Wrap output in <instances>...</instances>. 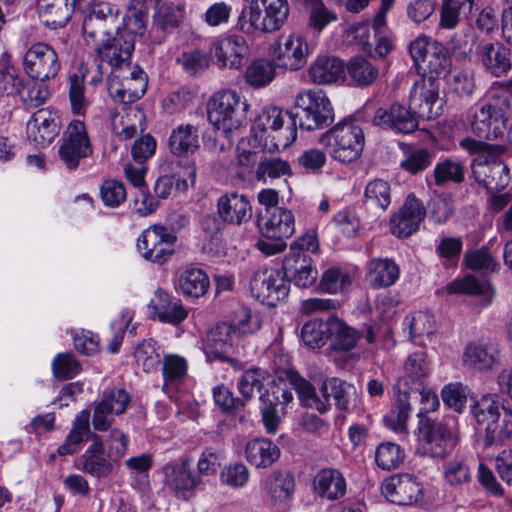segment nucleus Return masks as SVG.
<instances>
[{
    "instance_id": "nucleus-18",
    "label": "nucleus",
    "mask_w": 512,
    "mask_h": 512,
    "mask_svg": "<svg viewBox=\"0 0 512 512\" xmlns=\"http://www.w3.org/2000/svg\"><path fill=\"white\" fill-rule=\"evenodd\" d=\"M382 494L390 502L398 505H411L422 497V486L410 474H396L384 480Z\"/></svg>"
},
{
    "instance_id": "nucleus-32",
    "label": "nucleus",
    "mask_w": 512,
    "mask_h": 512,
    "mask_svg": "<svg viewBox=\"0 0 512 512\" xmlns=\"http://www.w3.org/2000/svg\"><path fill=\"white\" fill-rule=\"evenodd\" d=\"M237 336L232 332V328L227 323H220L211 328L204 340L205 352L211 354L216 359L223 361H232L229 357V351L234 344Z\"/></svg>"
},
{
    "instance_id": "nucleus-33",
    "label": "nucleus",
    "mask_w": 512,
    "mask_h": 512,
    "mask_svg": "<svg viewBox=\"0 0 512 512\" xmlns=\"http://www.w3.org/2000/svg\"><path fill=\"white\" fill-rule=\"evenodd\" d=\"M427 355L423 351L410 354L404 364V373L397 380L394 390H413L412 385L422 386L424 379L429 375Z\"/></svg>"
},
{
    "instance_id": "nucleus-7",
    "label": "nucleus",
    "mask_w": 512,
    "mask_h": 512,
    "mask_svg": "<svg viewBox=\"0 0 512 512\" xmlns=\"http://www.w3.org/2000/svg\"><path fill=\"white\" fill-rule=\"evenodd\" d=\"M296 112L292 113L295 126L303 130L322 129L334 120L333 108L322 90H305L295 98Z\"/></svg>"
},
{
    "instance_id": "nucleus-59",
    "label": "nucleus",
    "mask_w": 512,
    "mask_h": 512,
    "mask_svg": "<svg viewBox=\"0 0 512 512\" xmlns=\"http://www.w3.org/2000/svg\"><path fill=\"white\" fill-rule=\"evenodd\" d=\"M365 202L375 206L382 211L387 210L391 203V188L387 181L374 179L370 181L364 192Z\"/></svg>"
},
{
    "instance_id": "nucleus-14",
    "label": "nucleus",
    "mask_w": 512,
    "mask_h": 512,
    "mask_svg": "<svg viewBox=\"0 0 512 512\" xmlns=\"http://www.w3.org/2000/svg\"><path fill=\"white\" fill-rule=\"evenodd\" d=\"M502 153L475 156L471 163L475 181L488 191H498L508 186L510 181L509 168L502 161Z\"/></svg>"
},
{
    "instance_id": "nucleus-16",
    "label": "nucleus",
    "mask_w": 512,
    "mask_h": 512,
    "mask_svg": "<svg viewBox=\"0 0 512 512\" xmlns=\"http://www.w3.org/2000/svg\"><path fill=\"white\" fill-rule=\"evenodd\" d=\"M426 217L423 203L409 194L400 209L394 213L389 222L390 232L398 238H407L419 230Z\"/></svg>"
},
{
    "instance_id": "nucleus-4",
    "label": "nucleus",
    "mask_w": 512,
    "mask_h": 512,
    "mask_svg": "<svg viewBox=\"0 0 512 512\" xmlns=\"http://www.w3.org/2000/svg\"><path fill=\"white\" fill-rule=\"evenodd\" d=\"M418 430L423 454L434 459H444L459 443L456 421L453 417L441 420L422 417Z\"/></svg>"
},
{
    "instance_id": "nucleus-40",
    "label": "nucleus",
    "mask_w": 512,
    "mask_h": 512,
    "mask_svg": "<svg viewBox=\"0 0 512 512\" xmlns=\"http://www.w3.org/2000/svg\"><path fill=\"white\" fill-rule=\"evenodd\" d=\"M290 381L298 394L300 402L305 407L315 409L320 413H325L330 409L331 403L326 395L321 394L320 389L317 391L310 382L297 374H293Z\"/></svg>"
},
{
    "instance_id": "nucleus-19",
    "label": "nucleus",
    "mask_w": 512,
    "mask_h": 512,
    "mask_svg": "<svg viewBox=\"0 0 512 512\" xmlns=\"http://www.w3.org/2000/svg\"><path fill=\"white\" fill-rule=\"evenodd\" d=\"M439 98V82L433 77H422L416 81L410 91L409 107L419 117L431 119L438 115L433 110Z\"/></svg>"
},
{
    "instance_id": "nucleus-23",
    "label": "nucleus",
    "mask_w": 512,
    "mask_h": 512,
    "mask_svg": "<svg viewBox=\"0 0 512 512\" xmlns=\"http://www.w3.org/2000/svg\"><path fill=\"white\" fill-rule=\"evenodd\" d=\"M463 363L475 370L491 371L500 364V350L493 341L471 342L466 345Z\"/></svg>"
},
{
    "instance_id": "nucleus-36",
    "label": "nucleus",
    "mask_w": 512,
    "mask_h": 512,
    "mask_svg": "<svg viewBox=\"0 0 512 512\" xmlns=\"http://www.w3.org/2000/svg\"><path fill=\"white\" fill-rule=\"evenodd\" d=\"M280 457V449L272 441L257 438L249 441L245 446V458L257 468H267Z\"/></svg>"
},
{
    "instance_id": "nucleus-9",
    "label": "nucleus",
    "mask_w": 512,
    "mask_h": 512,
    "mask_svg": "<svg viewBox=\"0 0 512 512\" xmlns=\"http://www.w3.org/2000/svg\"><path fill=\"white\" fill-rule=\"evenodd\" d=\"M94 49L102 62H106L113 70L126 69L133 66L130 62L134 51V38L131 33L116 31L113 36H98L95 40H85Z\"/></svg>"
},
{
    "instance_id": "nucleus-20",
    "label": "nucleus",
    "mask_w": 512,
    "mask_h": 512,
    "mask_svg": "<svg viewBox=\"0 0 512 512\" xmlns=\"http://www.w3.org/2000/svg\"><path fill=\"white\" fill-rule=\"evenodd\" d=\"M399 103L375 111L372 122L376 126L391 129L397 133L409 134L418 128L416 113Z\"/></svg>"
},
{
    "instance_id": "nucleus-24",
    "label": "nucleus",
    "mask_w": 512,
    "mask_h": 512,
    "mask_svg": "<svg viewBox=\"0 0 512 512\" xmlns=\"http://www.w3.org/2000/svg\"><path fill=\"white\" fill-rule=\"evenodd\" d=\"M58 116L48 110L36 111L27 122V137L36 146L50 144L59 133Z\"/></svg>"
},
{
    "instance_id": "nucleus-8",
    "label": "nucleus",
    "mask_w": 512,
    "mask_h": 512,
    "mask_svg": "<svg viewBox=\"0 0 512 512\" xmlns=\"http://www.w3.org/2000/svg\"><path fill=\"white\" fill-rule=\"evenodd\" d=\"M147 85V76L138 65L112 70L107 80L110 97L114 102L125 105L139 100L146 92Z\"/></svg>"
},
{
    "instance_id": "nucleus-39",
    "label": "nucleus",
    "mask_w": 512,
    "mask_h": 512,
    "mask_svg": "<svg viewBox=\"0 0 512 512\" xmlns=\"http://www.w3.org/2000/svg\"><path fill=\"white\" fill-rule=\"evenodd\" d=\"M168 144L175 155L193 154L200 147L198 128L191 124L177 126L172 130Z\"/></svg>"
},
{
    "instance_id": "nucleus-5",
    "label": "nucleus",
    "mask_w": 512,
    "mask_h": 512,
    "mask_svg": "<svg viewBox=\"0 0 512 512\" xmlns=\"http://www.w3.org/2000/svg\"><path fill=\"white\" fill-rule=\"evenodd\" d=\"M249 104L230 89L215 93L208 102V119L226 137L246 124Z\"/></svg>"
},
{
    "instance_id": "nucleus-50",
    "label": "nucleus",
    "mask_w": 512,
    "mask_h": 512,
    "mask_svg": "<svg viewBox=\"0 0 512 512\" xmlns=\"http://www.w3.org/2000/svg\"><path fill=\"white\" fill-rule=\"evenodd\" d=\"M184 176H187V178L183 180H181L180 175L162 176L158 178L154 186V192L156 196L165 199L172 194L174 189H187L189 185L188 181L190 184H194L196 177L195 167L193 165L188 166Z\"/></svg>"
},
{
    "instance_id": "nucleus-26",
    "label": "nucleus",
    "mask_w": 512,
    "mask_h": 512,
    "mask_svg": "<svg viewBox=\"0 0 512 512\" xmlns=\"http://www.w3.org/2000/svg\"><path fill=\"white\" fill-rule=\"evenodd\" d=\"M475 60L495 77H501L511 68L508 49L499 42L481 41L477 45Z\"/></svg>"
},
{
    "instance_id": "nucleus-30",
    "label": "nucleus",
    "mask_w": 512,
    "mask_h": 512,
    "mask_svg": "<svg viewBox=\"0 0 512 512\" xmlns=\"http://www.w3.org/2000/svg\"><path fill=\"white\" fill-rule=\"evenodd\" d=\"M345 66L342 60L335 56H317L309 65L307 75L309 80L318 85L337 82L344 76Z\"/></svg>"
},
{
    "instance_id": "nucleus-21",
    "label": "nucleus",
    "mask_w": 512,
    "mask_h": 512,
    "mask_svg": "<svg viewBox=\"0 0 512 512\" xmlns=\"http://www.w3.org/2000/svg\"><path fill=\"white\" fill-rule=\"evenodd\" d=\"M258 226L265 238L287 239L295 232V219L290 210L274 207L258 220Z\"/></svg>"
},
{
    "instance_id": "nucleus-38",
    "label": "nucleus",
    "mask_w": 512,
    "mask_h": 512,
    "mask_svg": "<svg viewBox=\"0 0 512 512\" xmlns=\"http://www.w3.org/2000/svg\"><path fill=\"white\" fill-rule=\"evenodd\" d=\"M263 489L273 503H283L291 499L295 481L289 472L274 471L264 479Z\"/></svg>"
},
{
    "instance_id": "nucleus-49",
    "label": "nucleus",
    "mask_w": 512,
    "mask_h": 512,
    "mask_svg": "<svg viewBox=\"0 0 512 512\" xmlns=\"http://www.w3.org/2000/svg\"><path fill=\"white\" fill-rule=\"evenodd\" d=\"M328 327H330V338L333 340L335 348L348 351L356 345L360 336L359 333L339 318L330 317Z\"/></svg>"
},
{
    "instance_id": "nucleus-57",
    "label": "nucleus",
    "mask_w": 512,
    "mask_h": 512,
    "mask_svg": "<svg viewBox=\"0 0 512 512\" xmlns=\"http://www.w3.org/2000/svg\"><path fill=\"white\" fill-rule=\"evenodd\" d=\"M406 325L409 329V337L412 341L422 344L423 337H429L434 332V317L423 311L412 314L410 318H406Z\"/></svg>"
},
{
    "instance_id": "nucleus-6",
    "label": "nucleus",
    "mask_w": 512,
    "mask_h": 512,
    "mask_svg": "<svg viewBox=\"0 0 512 512\" xmlns=\"http://www.w3.org/2000/svg\"><path fill=\"white\" fill-rule=\"evenodd\" d=\"M260 2L264 6V14L256 4L245 7L239 15L237 26L242 32L272 33L279 30L286 22L289 15L287 0H261Z\"/></svg>"
},
{
    "instance_id": "nucleus-2",
    "label": "nucleus",
    "mask_w": 512,
    "mask_h": 512,
    "mask_svg": "<svg viewBox=\"0 0 512 512\" xmlns=\"http://www.w3.org/2000/svg\"><path fill=\"white\" fill-rule=\"evenodd\" d=\"M252 130L255 138L264 141V147L270 152L288 148L297 138L292 113L276 106L264 108L255 119Z\"/></svg>"
},
{
    "instance_id": "nucleus-64",
    "label": "nucleus",
    "mask_w": 512,
    "mask_h": 512,
    "mask_svg": "<svg viewBox=\"0 0 512 512\" xmlns=\"http://www.w3.org/2000/svg\"><path fill=\"white\" fill-rule=\"evenodd\" d=\"M301 337L304 344L310 348H319L330 338V327L328 320L326 322L312 320L305 323L302 327Z\"/></svg>"
},
{
    "instance_id": "nucleus-35",
    "label": "nucleus",
    "mask_w": 512,
    "mask_h": 512,
    "mask_svg": "<svg viewBox=\"0 0 512 512\" xmlns=\"http://www.w3.org/2000/svg\"><path fill=\"white\" fill-rule=\"evenodd\" d=\"M400 268L390 258H373L367 263L366 277L373 288L393 285L399 278Z\"/></svg>"
},
{
    "instance_id": "nucleus-43",
    "label": "nucleus",
    "mask_w": 512,
    "mask_h": 512,
    "mask_svg": "<svg viewBox=\"0 0 512 512\" xmlns=\"http://www.w3.org/2000/svg\"><path fill=\"white\" fill-rule=\"evenodd\" d=\"M447 291L449 293L482 296L486 304L491 302L494 294L491 284L487 280H479L470 274L448 284Z\"/></svg>"
},
{
    "instance_id": "nucleus-17",
    "label": "nucleus",
    "mask_w": 512,
    "mask_h": 512,
    "mask_svg": "<svg viewBox=\"0 0 512 512\" xmlns=\"http://www.w3.org/2000/svg\"><path fill=\"white\" fill-rule=\"evenodd\" d=\"M210 52L220 68L239 69L249 54V47L241 35H226L213 41Z\"/></svg>"
},
{
    "instance_id": "nucleus-27",
    "label": "nucleus",
    "mask_w": 512,
    "mask_h": 512,
    "mask_svg": "<svg viewBox=\"0 0 512 512\" xmlns=\"http://www.w3.org/2000/svg\"><path fill=\"white\" fill-rule=\"evenodd\" d=\"M116 14L114 7L108 2L97 3L83 21L84 40H95L98 36H108L115 28Z\"/></svg>"
},
{
    "instance_id": "nucleus-29",
    "label": "nucleus",
    "mask_w": 512,
    "mask_h": 512,
    "mask_svg": "<svg viewBox=\"0 0 512 512\" xmlns=\"http://www.w3.org/2000/svg\"><path fill=\"white\" fill-rule=\"evenodd\" d=\"M91 444L80 457L79 469L96 478L106 477L112 471V464L104 457V443L100 435L90 436Z\"/></svg>"
},
{
    "instance_id": "nucleus-48",
    "label": "nucleus",
    "mask_w": 512,
    "mask_h": 512,
    "mask_svg": "<svg viewBox=\"0 0 512 512\" xmlns=\"http://www.w3.org/2000/svg\"><path fill=\"white\" fill-rule=\"evenodd\" d=\"M351 282L352 278L348 272L339 267H330L322 273L317 290L328 294L342 293L349 288Z\"/></svg>"
},
{
    "instance_id": "nucleus-37",
    "label": "nucleus",
    "mask_w": 512,
    "mask_h": 512,
    "mask_svg": "<svg viewBox=\"0 0 512 512\" xmlns=\"http://www.w3.org/2000/svg\"><path fill=\"white\" fill-rule=\"evenodd\" d=\"M90 411L85 409L78 413L73 421L72 428L64 443L59 446L57 452L61 456L72 455L78 452L80 444L90 440L94 433L90 430Z\"/></svg>"
},
{
    "instance_id": "nucleus-46",
    "label": "nucleus",
    "mask_w": 512,
    "mask_h": 512,
    "mask_svg": "<svg viewBox=\"0 0 512 512\" xmlns=\"http://www.w3.org/2000/svg\"><path fill=\"white\" fill-rule=\"evenodd\" d=\"M320 392L326 395L330 403L331 397H333L336 407L345 411L349 408L351 396L355 394V388L339 378H331L323 381Z\"/></svg>"
},
{
    "instance_id": "nucleus-56",
    "label": "nucleus",
    "mask_w": 512,
    "mask_h": 512,
    "mask_svg": "<svg viewBox=\"0 0 512 512\" xmlns=\"http://www.w3.org/2000/svg\"><path fill=\"white\" fill-rule=\"evenodd\" d=\"M425 63V67L421 65L420 68L429 74L427 77L438 80L441 76H445L450 65L446 48L441 43L434 42Z\"/></svg>"
},
{
    "instance_id": "nucleus-58",
    "label": "nucleus",
    "mask_w": 512,
    "mask_h": 512,
    "mask_svg": "<svg viewBox=\"0 0 512 512\" xmlns=\"http://www.w3.org/2000/svg\"><path fill=\"white\" fill-rule=\"evenodd\" d=\"M134 358L139 367L146 373L155 372L160 364V354L156 341L146 339L139 343L134 351Z\"/></svg>"
},
{
    "instance_id": "nucleus-13",
    "label": "nucleus",
    "mask_w": 512,
    "mask_h": 512,
    "mask_svg": "<svg viewBox=\"0 0 512 512\" xmlns=\"http://www.w3.org/2000/svg\"><path fill=\"white\" fill-rule=\"evenodd\" d=\"M251 290L256 297L269 306L287 298L290 282L283 270L262 268L255 272L250 282Z\"/></svg>"
},
{
    "instance_id": "nucleus-31",
    "label": "nucleus",
    "mask_w": 512,
    "mask_h": 512,
    "mask_svg": "<svg viewBox=\"0 0 512 512\" xmlns=\"http://www.w3.org/2000/svg\"><path fill=\"white\" fill-rule=\"evenodd\" d=\"M313 489L321 498L334 501L345 495L347 484L340 470L323 468L313 478Z\"/></svg>"
},
{
    "instance_id": "nucleus-63",
    "label": "nucleus",
    "mask_w": 512,
    "mask_h": 512,
    "mask_svg": "<svg viewBox=\"0 0 512 512\" xmlns=\"http://www.w3.org/2000/svg\"><path fill=\"white\" fill-rule=\"evenodd\" d=\"M188 364L184 357L177 354H167L162 360L164 384H177L184 380Z\"/></svg>"
},
{
    "instance_id": "nucleus-12",
    "label": "nucleus",
    "mask_w": 512,
    "mask_h": 512,
    "mask_svg": "<svg viewBox=\"0 0 512 512\" xmlns=\"http://www.w3.org/2000/svg\"><path fill=\"white\" fill-rule=\"evenodd\" d=\"M26 74L34 80L45 82L57 76L61 64L55 49L47 43L31 45L23 57Z\"/></svg>"
},
{
    "instance_id": "nucleus-47",
    "label": "nucleus",
    "mask_w": 512,
    "mask_h": 512,
    "mask_svg": "<svg viewBox=\"0 0 512 512\" xmlns=\"http://www.w3.org/2000/svg\"><path fill=\"white\" fill-rule=\"evenodd\" d=\"M184 17V6L179 3L163 2L159 4L153 16V24L160 30L177 28Z\"/></svg>"
},
{
    "instance_id": "nucleus-25",
    "label": "nucleus",
    "mask_w": 512,
    "mask_h": 512,
    "mask_svg": "<svg viewBox=\"0 0 512 512\" xmlns=\"http://www.w3.org/2000/svg\"><path fill=\"white\" fill-rule=\"evenodd\" d=\"M472 413L479 429L484 431V446L492 447L490 437L492 431H497L500 418V404L496 395L482 396L472 407Z\"/></svg>"
},
{
    "instance_id": "nucleus-41",
    "label": "nucleus",
    "mask_w": 512,
    "mask_h": 512,
    "mask_svg": "<svg viewBox=\"0 0 512 512\" xmlns=\"http://www.w3.org/2000/svg\"><path fill=\"white\" fill-rule=\"evenodd\" d=\"M177 287L184 296L199 298L207 293L210 280L204 270L194 267L187 268L180 274Z\"/></svg>"
},
{
    "instance_id": "nucleus-44",
    "label": "nucleus",
    "mask_w": 512,
    "mask_h": 512,
    "mask_svg": "<svg viewBox=\"0 0 512 512\" xmlns=\"http://www.w3.org/2000/svg\"><path fill=\"white\" fill-rule=\"evenodd\" d=\"M474 0H443L440 8L439 26L443 29H454L462 16L472 12Z\"/></svg>"
},
{
    "instance_id": "nucleus-62",
    "label": "nucleus",
    "mask_w": 512,
    "mask_h": 512,
    "mask_svg": "<svg viewBox=\"0 0 512 512\" xmlns=\"http://www.w3.org/2000/svg\"><path fill=\"white\" fill-rule=\"evenodd\" d=\"M480 42L475 32L467 30L454 34L450 46L456 56L471 61L475 59L477 45Z\"/></svg>"
},
{
    "instance_id": "nucleus-51",
    "label": "nucleus",
    "mask_w": 512,
    "mask_h": 512,
    "mask_svg": "<svg viewBox=\"0 0 512 512\" xmlns=\"http://www.w3.org/2000/svg\"><path fill=\"white\" fill-rule=\"evenodd\" d=\"M21 102L29 108H37L43 105L50 97L48 86L40 81L34 79L29 81H22V84L17 94Z\"/></svg>"
},
{
    "instance_id": "nucleus-15",
    "label": "nucleus",
    "mask_w": 512,
    "mask_h": 512,
    "mask_svg": "<svg viewBox=\"0 0 512 512\" xmlns=\"http://www.w3.org/2000/svg\"><path fill=\"white\" fill-rule=\"evenodd\" d=\"M191 465L192 459L186 456L163 468L167 486L178 498L183 500L193 497L196 489L203 483V480H200V475L193 472Z\"/></svg>"
},
{
    "instance_id": "nucleus-1",
    "label": "nucleus",
    "mask_w": 512,
    "mask_h": 512,
    "mask_svg": "<svg viewBox=\"0 0 512 512\" xmlns=\"http://www.w3.org/2000/svg\"><path fill=\"white\" fill-rule=\"evenodd\" d=\"M509 106L505 95H492L478 103L467 114L471 133L483 140L504 142L507 136Z\"/></svg>"
},
{
    "instance_id": "nucleus-3",
    "label": "nucleus",
    "mask_w": 512,
    "mask_h": 512,
    "mask_svg": "<svg viewBox=\"0 0 512 512\" xmlns=\"http://www.w3.org/2000/svg\"><path fill=\"white\" fill-rule=\"evenodd\" d=\"M320 143L330 157L339 163H353L362 155L365 145L363 129L353 121L344 120L327 130Z\"/></svg>"
},
{
    "instance_id": "nucleus-53",
    "label": "nucleus",
    "mask_w": 512,
    "mask_h": 512,
    "mask_svg": "<svg viewBox=\"0 0 512 512\" xmlns=\"http://www.w3.org/2000/svg\"><path fill=\"white\" fill-rule=\"evenodd\" d=\"M143 119L144 114L139 110L130 111L125 116L115 113L111 117L112 132L121 140L131 139L138 131L135 121L141 122Z\"/></svg>"
},
{
    "instance_id": "nucleus-61",
    "label": "nucleus",
    "mask_w": 512,
    "mask_h": 512,
    "mask_svg": "<svg viewBox=\"0 0 512 512\" xmlns=\"http://www.w3.org/2000/svg\"><path fill=\"white\" fill-rule=\"evenodd\" d=\"M464 166L459 161L449 158L438 162L433 171L434 182L437 186L447 182L461 183L464 180Z\"/></svg>"
},
{
    "instance_id": "nucleus-60",
    "label": "nucleus",
    "mask_w": 512,
    "mask_h": 512,
    "mask_svg": "<svg viewBox=\"0 0 512 512\" xmlns=\"http://www.w3.org/2000/svg\"><path fill=\"white\" fill-rule=\"evenodd\" d=\"M404 460V452L399 445L383 442L375 450V462L383 470H392L400 466Z\"/></svg>"
},
{
    "instance_id": "nucleus-52",
    "label": "nucleus",
    "mask_w": 512,
    "mask_h": 512,
    "mask_svg": "<svg viewBox=\"0 0 512 512\" xmlns=\"http://www.w3.org/2000/svg\"><path fill=\"white\" fill-rule=\"evenodd\" d=\"M276 67L268 60H255L246 68L245 80L253 88H262L274 79Z\"/></svg>"
},
{
    "instance_id": "nucleus-55",
    "label": "nucleus",
    "mask_w": 512,
    "mask_h": 512,
    "mask_svg": "<svg viewBox=\"0 0 512 512\" xmlns=\"http://www.w3.org/2000/svg\"><path fill=\"white\" fill-rule=\"evenodd\" d=\"M302 8L309 14V26L317 31L338 19L336 12L326 7L322 0H306Z\"/></svg>"
},
{
    "instance_id": "nucleus-34",
    "label": "nucleus",
    "mask_w": 512,
    "mask_h": 512,
    "mask_svg": "<svg viewBox=\"0 0 512 512\" xmlns=\"http://www.w3.org/2000/svg\"><path fill=\"white\" fill-rule=\"evenodd\" d=\"M74 2L71 0H37V11L42 22L53 29L65 26L71 19Z\"/></svg>"
},
{
    "instance_id": "nucleus-11",
    "label": "nucleus",
    "mask_w": 512,
    "mask_h": 512,
    "mask_svg": "<svg viewBox=\"0 0 512 512\" xmlns=\"http://www.w3.org/2000/svg\"><path fill=\"white\" fill-rule=\"evenodd\" d=\"M177 236L163 225L155 224L145 229L137 239L140 255L152 263L163 265L174 254Z\"/></svg>"
},
{
    "instance_id": "nucleus-54",
    "label": "nucleus",
    "mask_w": 512,
    "mask_h": 512,
    "mask_svg": "<svg viewBox=\"0 0 512 512\" xmlns=\"http://www.w3.org/2000/svg\"><path fill=\"white\" fill-rule=\"evenodd\" d=\"M347 72L351 80L358 86H369L378 77V69L367 59L356 57L347 64Z\"/></svg>"
},
{
    "instance_id": "nucleus-28",
    "label": "nucleus",
    "mask_w": 512,
    "mask_h": 512,
    "mask_svg": "<svg viewBox=\"0 0 512 512\" xmlns=\"http://www.w3.org/2000/svg\"><path fill=\"white\" fill-rule=\"evenodd\" d=\"M217 211L224 223L240 225L252 217V206L243 194L229 193L217 202Z\"/></svg>"
},
{
    "instance_id": "nucleus-10",
    "label": "nucleus",
    "mask_w": 512,
    "mask_h": 512,
    "mask_svg": "<svg viewBox=\"0 0 512 512\" xmlns=\"http://www.w3.org/2000/svg\"><path fill=\"white\" fill-rule=\"evenodd\" d=\"M271 53L278 68L294 72L307 64L311 47L302 34L291 32L278 38L271 47Z\"/></svg>"
},
{
    "instance_id": "nucleus-42",
    "label": "nucleus",
    "mask_w": 512,
    "mask_h": 512,
    "mask_svg": "<svg viewBox=\"0 0 512 512\" xmlns=\"http://www.w3.org/2000/svg\"><path fill=\"white\" fill-rule=\"evenodd\" d=\"M396 394V401L391 411L384 417V422L387 427L397 433H402L406 430L407 421L412 412V407L409 403L410 391L408 389L394 390Z\"/></svg>"
},
{
    "instance_id": "nucleus-45",
    "label": "nucleus",
    "mask_w": 512,
    "mask_h": 512,
    "mask_svg": "<svg viewBox=\"0 0 512 512\" xmlns=\"http://www.w3.org/2000/svg\"><path fill=\"white\" fill-rule=\"evenodd\" d=\"M442 477L444 483L454 489L468 485L472 480L471 469L466 459L454 457L443 465Z\"/></svg>"
},
{
    "instance_id": "nucleus-22",
    "label": "nucleus",
    "mask_w": 512,
    "mask_h": 512,
    "mask_svg": "<svg viewBox=\"0 0 512 512\" xmlns=\"http://www.w3.org/2000/svg\"><path fill=\"white\" fill-rule=\"evenodd\" d=\"M148 309L162 323L178 325L188 317V310L181 300L173 298L167 291L158 288L148 303Z\"/></svg>"
}]
</instances>
